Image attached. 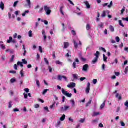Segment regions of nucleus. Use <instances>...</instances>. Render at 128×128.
Instances as JSON below:
<instances>
[{
  "mask_svg": "<svg viewBox=\"0 0 128 128\" xmlns=\"http://www.w3.org/2000/svg\"><path fill=\"white\" fill-rule=\"evenodd\" d=\"M44 10H45L47 16H50L52 14V10L48 6H44Z\"/></svg>",
  "mask_w": 128,
  "mask_h": 128,
  "instance_id": "f257e3e1",
  "label": "nucleus"
},
{
  "mask_svg": "<svg viewBox=\"0 0 128 128\" xmlns=\"http://www.w3.org/2000/svg\"><path fill=\"white\" fill-rule=\"evenodd\" d=\"M62 94H64L67 98H72V93L70 94L68 91H66L64 88H62Z\"/></svg>",
  "mask_w": 128,
  "mask_h": 128,
  "instance_id": "f03ea898",
  "label": "nucleus"
},
{
  "mask_svg": "<svg viewBox=\"0 0 128 128\" xmlns=\"http://www.w3.org/2000/svg\"><path fill=\"white\" fill-rule=\"evenodd\" d=\"M62 79L64 80V82H68V78H66V76H62V75L58 76V80H62Z\"/></svg>",
  "mask_w": 128,
  "mask_h": 128,
  "instance_id": "7ed1b4c3",
  "label": "nucleus"
},
{
  "mask_svg": "<svg viewBox=\"0 0 128 128\" xmlns=\"http://www.w3.org/2000/svg\"><path fill=\"white\" fill-rule=\"evenodd\" d=\"M88 68H90V66L88 64H86L84 66L82 70V72H88Z\"/></svg>",
  "mask_w": 128,
  "mask_h": 128,
  "instance_id": "20e7f679",
  "label": "nucleus"
},
{
  "mask_svg": "<svg viewBox=\"0 0 128 128\" xmlns=\"http://www.w3.org/2000/svg\"><path fill=\"white\" fill-rule=\"evenodd\" d=\"M76 84L74 82H70L69 84L67 86V87L68 88H76Z\"/></svg>",
  "mask_w": 128,
  "mask_h": 128,
  "instance_id": "39448f33",
  "label": "nucleus"
},
{
  "mask_svg": "<svg viewBox=\"0 0 128 128\" xmlns=\"http://www.w3.org/2000/svg\"><path fill=\"white\" fill-rule=\"evenodd\" d=\"M90 83L88 82L87 88L86 90V92L87 94H90Z\"/></svg>",
  "mask_w": 128,
  "mask_h": 128,
  "instance_id": "423d86ee",
  "label": "nucleus"
},
{
  "mask_svg": "<svg viewBox=\"0 0 128 128\" xmlns=\"http://www.w3.org/2000/svg\"><path fill=\"white\" fill-rule=\"evenodd\" d=\"M6 52L14 54V50H7L6 51Z\"/></svg>",
  "mask_w": 128,
  "mask_h": 128,
  "instance_id": "0eeeda50",
  "label": "nucleus"
},
{
  "mask_svg": "<svg viewBox=\"0 0 128 128\" xmlns=\"http://www.w3.org/2000/svg\"><path fill=\"white\" fill-rule=\"evenodd\" d=\"M68 46H70V43H68V42H64V48L66 49V48H68Z\"/></svg>",
  "mask_w": 128,
  "mask_h": 128,
  "instance_id": "6e6552de",
  "label": "nucleus"
},
{
  "mask_svg": "<svg viewBox=\"0 0 128 128\" xmlns=\"http://www.w3.org/2000/svg\"><path fill=\"white\" fill-rule=\"evenodd\" d=\"M84 4H86L87 8H90V3L88 1H85L84 2Z\"/></svg>",
  "mask_w": 128,
  "mask_h": 128,
  "instance_id": "1a4fd4ad",
  "label": "nucleus"
},
{
  "mask_svg": "<svg viewBox=\"0 0 128 128\" xmlns=\"http://www.w3.org/2000/svg\"><path fill=\"white\" fill-rule=\"evenodd\" d=\"M0 8L1 10H4V2H0Z\"/></svg>",
  "mask_w": 128,
  "mask_h": 128,
  "instance_id": "9d476101",
  "label": "nucleus"
},
{
  "mask_svg": "<svg viewBox=\"0 0 128 128\" xmlns=\"http://www.w3.org/2000/svg\"><path fill=\"white\" fill-rule=\"evenodd\" d=\"M70 103L72 104V108H74V106H76V102H74V100H70Z\"/></svg>",
  "mask_w": 128,
  "mask_h": 128,
  "instance_id": "9b49d317",
  "label": "nucleus"
},
{
  "mask_svg": "<svg viewBox=\"0 0 128 128\" xmlns=\"http://www.w3.org/2000/svg\"><path fill=\"white\" fill-rule=\"evenodd\" d=\"M26 2L28 4V6L30 8H32V2H30V0H26Z\"/></svg>",
  "mask_w": 128,
  "mask_h": 128,
  "instance_id": "f8f14e48",
  "label": "nucleus"
},
{
  "mask_svg": "<svg viewBox=\"0 0 128 128\" xmlns=\"http://www.w3.org/2000/svg\"><path fill=\"white\" fill-rule=\"evenodd\" d=\"M100 54V52L98 51H97L96 53L94 54V56H96L95 58H99Z\"/></svg>",
  "mask_w": 128,
  "mask_h": 128,
  "instance_id": "ddd939ff",
  "label": "nucleus"
},
{
  "mask_svg": "<svg viewBox=\"0 0 128 128\" xmlns=\"http://www.w3.org/2000/svg\"><path fill=\"white\" fill-rule=\"evenodd\" d=\"M62 31L63 32H66V25L64 24H62Z\"/></svg>",
  "mask_w": 128,
  "mask_h": 128,
  "instance_id": "4468645a",
  "label": "nucleus"
},
{
  "mask_svg": "<svg viewBox=\"0 0 128 128\" xmlns=\"http://www.w3.org/2000/svg\"><path fill=\"white\" fill-rule=\"evenodd\" d=\"M100 112H94L93 113V114L92 115V116L94 117V116H100Z\"/></svg>",
  "mask_w": 128,
  "mask_h": 128,
  "instance_id": "2eb2a0df",
  "label": "nucleus"
},
{
  "mask_svg": "<svg viewBox=\"0 0 128 128\" xmlns=\"http://www.w3.org/2000/svg\"><path fill=\"white\" fill-rule=\"evenodd\" d=\"M64 6H62L60 8V12L62 14V16H64Z\"/></svg>",
  "mask_w": 128,
  "mask_h": 128,
  "instance_id": "dca6fc26",
  "label": "nucleus"
},
{
  "mask_svg": "<svg viewBox=\"0 0 128 128\" xmlns=\"http://www.w3.org/2000/svg\"><path fill=\"white\" fill-rule=\"evenodd\" d=\"M109 29L110 30V32H114V26H109Z\"/></svg>",
  "mask_w": 128,
  "mask_h": 128,
  "instance_id": "f3484780",
  "label": "nucleus"
},
{
  "mask_svg": "<svg viewBox=\"0 0 128 128\" xmlns=\"http://www.w3.org/2000/svg\"><path fill=\"white\" fill-rule=\"evenodd\" d=\"M98 58H95L94 60L92 61V64H96L98 62Z\"/></svg>",
  "mask_w": 128,
  "mask_h": 128,
  "instance_id": "a211bd4d",
  "label": "nucleus"
},
{
  "mask_svg": "<svg viewBox=\"0 0 128 128\" xmlns=\"http://www.w3.org/2000/svg\"><path fill=\"white\" fill-rule=\"evenodd\" d=\"M97 14H98V16H97V18H96V22H100V12H98Z\"/></svg>",
  "mask_w": 128,
  "mask_h": 128,
  "instance_id": "6ab92c4d",
  "label": "nucleus"
},
{
  "mask_svg": "<svg viewBox=\"0 0 128 128\" xmlns=\"http://www.w3.org/2000/svg\"><path fill=\"white\" fill-rule=\"evenodd\" d=\"M17 66H21V68H24V64H22V62H18L17 63Z\"/></svg>",
  "mask_w": 128,
  "mask_h": 128,
  "instance_id": "aec40b11",
  "label": "nucleus"
},
{
  "mask_svg": "<svg viewBox=\"0 0 128 128\" xmlns=\"http://www.w3.org/2000/svg\"><path fill=\"white\" fill-rule=\"evenodd\" d=\"M72 76L74 80H78V74H73Z\"/></svg>",
  "mask_w": 128,
  "mask_h": 128,
  "instance_id": "412c9836",
  "label": "nucleus"
},
{
  "mask_svg": "<svg viewBox=\"0 0 128 128\" xmlns=\"http://www.w3.org/2000/svg\"><path fill=\"white\" fill-rule=\"evenodd\" d=\"M103 58L104 62H108V58H106L104 54H103Z\"/></svg>",
  "mask_w": 128,
  "mask_h": 128,
  "instance_id": "4be33fe9",
  "label": "nucleus"
},
{
  "mask_svg": "<svg viewBox=\"0 0 128 128\" xmlns=\"http://www.w3.org/2000/svg\"><path fill=\"white\" fill-rule=\"evenodd\" d=\"M44 62H46L47 66H50V62H48V60L46 58H44Z\"/></svg>",
  "mask_w": 128,
  "mask_h": 128,
  "instance_id": "5701e85b",
  "label": "nucleus"
},
{
  "mask_svg": "<svg viewBox=\"0 0 128 128\" xmlns=\"http://www.w3.org/2000/svg\"><path fill=\"white\" fill-rule=\"evenodd\" d=\"M104 23L102 22H100L98 25V26L99 28H104Z\"/></svg>",
  "mask_w": 128,
  "mask_h": 128,
  "instance_id": "b1692460",
  "label": "nucleus"
},
{
  "mask_svg": "<svg viewBox=\"0 0 128 128\" xmlns=\"http://www.w3.org/2000/svg\"><path fill=\"white\" fill-rule=\"evenodd\" d=\"M66 120V115L64 114L62 117L60 118V120L61 122H64Z\"/></svg>",
  "mask_w": 128,
  "mask_h": 128,
  "instance_id": "393cba45",
  "label": "nucleus"
},
{
  "mask_svg": "<svg viewBox=\"0 0 128 128\" xmlns=\"http://www.w3.org/2000/svg\"><path fill=\"white\" fill-rule=\"evenodd\" d=\"M8 108H12V101H10L9 102V105L8 106Z\"/></svg>",
  "mask_w": 128,
  "mask_h": 128,
  "instance_id": "a878e982",
  "label": "nucleus"
},
{
  "mask_svg": "<svg viewBox=\"0 0 128 128\" xmlns=\"http://www.w3.org/2000/svg\"><path fill=\"white\" fill-rule=\"evenodd\" d=\"M99 50H102V52H106V48L102 47H100Z\"/></svg>",
  "mask_w": 128,
  "mask_h": 128,
  "instance_id": "bb28decb",
  "label": "nucleus"
},
{
  "mask_svg": "<svg viewBox=\"0 0 128 128\" xmlns=\"http://www.w3.org/2000/svg\"><path fill=\"white\" fill-rule=\"evenodd\" d=\"M74 48H78V43L76 42V40H74Z\"/></svg>",
  "mask_w": 128,
  "mask_h": 128,
  "instance_id": "cd10ccee",
  "label": "nucleus"
},
{
  "mask_svg": "<svg viewBox=\"0 0 128 128\" xmlns=\"http://www.w3.org/2000/svg\"><path fill=\"white\" fill-rule=\"evenodd\" d=\"M56 64H58L59 66H62V62H60L59 60H57L56 62Z\"/></svg>",
  "mask_w": 128,
  "mask_h": 128,
  "instance_id": "c85d7f7f",
  "label": "nucleus"
},
{
  "mask_svg": "<svg viewBox=\"0 0 128 128\" xmlns=\"http://www.w3.org/2000/svg\"><path fill=\"white\" fill-rule=\"evenodd\" d=\"M64 110H65V112H66V110H70V106H64Z\"/></svg>",
  "mask_w": 128,
  "mask_h": 128,
  "instance_id": "c756f323",
  "label": "nucleus"
},
{
  "mask_svg": "<svg viewBox=\"0 0 128 128\" xmlns=\"http://www.w3.org/2000/svg\"><path fill=\"white\" fill-rule=\"evenodd\" d=\"M12 37H9V40L7 41L8 44H10L12 42Z\"/></svg>",
  "mask_w": 128,
  "mask_h": 128,
  "instance_id": "7c9ffc66",
  "label": "nucleus"
},
{
  "mask_svg": "<svg viewBox=\"0 0 128 128\" xmlns=\"http://www.w3.org/2000/svg\"><path fill=\"white\" fill-rule=\"evenodd\" d=\"M92 100H90V101L86 104V108H88V106H90V104H92Z\"/></svg>",
  "mask_w": 128,
  "mask_h": 128,
  "instance_id": "2f4dec72",
  "label": "nucleus"
},
{
  "mask_svg": "<svg viewBox=\"0 0 128 128\" xmlns=\"http://www.w3.org/2000/svg\"><path fill=\"white\" fill-rule=\"evenodd\" d=\"M26 14H30V10L25 11V12L22 14V16H26Z\"/></svg>",
  "mask_w": 128,
  "mask_h": 128,
  "instance_id": "473e14b6",
  "label": "nucleus"
},
{
  "mask_svg": "<svg viewBox=\"0 0 128 128\" xmlns=\"http://www.w3.org/2000/svg\"><path fill=\"white\" fill-rule=\"evenodd\" d=\"M119 24L120 26H122V28H124V25L122 24V22L121 20H119Z\"/></svg>",
  "mask_w": 128,
  "mask_h": 128,
  "instance_id": "72a5a7b5",
  "label": "nucleus"
},
{
  "mask_svg": "<svg viewBox=\"0 0 128 128\" xmlns=\"http://www.w3.org/2000/svg\"><path fill=\"white\" fill-rule=\"evenodd\" d=\"M22 62L24 64H28V61H26V59H22Z\"/></svg>",
  "mask_w": 128,
  "mask_h": 128,
  "instance_id": "f704fd0d",
  "label": "nucleus"
},
{
  "mask_svg": "<svg viewBox=\"0 0 128 128\" xmlns=\"http://www.w3.org/2000/svg\"><path fill=\"white\" fill-rule=\"evenodd\" d=\"M56 108V102H54L53 104H52L50 106V108H51V110H52V108Z\"/></svg>",
  "mask_w": 128,
  "mask_h": 128,
  "instance_id": "c9c22d12",
  "label": "nucleus"
},
{
  "mask_svg": "<svg viewBox=\"0 0 128 128\" xmlns=\"http://www.w3.org/2000/svg\"><path fill=\"white\" fill-rule=\"evenodd\" d=\"M104 106H106V102H104V103L101 105L100 106L101 110H102V108H104Z\"/></svg>",
  "mask_w": 128,
  "mask_h": 128,
  "instance_id": "e433bc0d",
  "label": "nucleus"
},
{
  "mask_svg": "<svg viewBox=\"0 0 128 128\" xmlns=\"http://www.w3.org/2000/svg\"><path fill=\"white\" fill-rule=\"evenodd\" d=\"M106 11H104L103 12V13H102V15L101 16H102V18H106Z\"/></svg>",
  "mask_w": 128,
  "mask_h": 128,
  "instance_id": "4c0bfd02",
  "label": "nucleus"
},
{
  "mask_svg": "<svg viewBox=\"0 0 128 128\" xmlns=\"http://www.w3.org/2000/svg\"><path fill=\"white\" fill-rule=\"evenodd\" d=\"M28 36L30 38H32V32L30 30L28 32Z\"/></svg>",
  "mask_w": 128,
  "mask_h": 128,
  "instance_id": "58836bf2",
  "label": "nucleus"
},
{
  "mask_svg": "<svg viewBox=\"0 0 128 128\" xmlns=\"http://www.w3.org/2000/svg\"><path fill=\"white\" fill-rule=\"evenodd\" d=\"M14 60V56L13 55L12 56L10 60V62H13Z\"/></svg>",
  "mask_w": 128,
  "mask_h": 128,
  "instance_id": "ea45409f",
  "label": "nucleus"
},
{
  "mask_svg": "<svg viewBox=\"0 0 128 128\" xmlns=\"http://www.w3.org/2000/svg\"><path fill=\"white\" fill-rule=\"evenodd\" d=\"M49 91H50V90H48V89H46V90H44V91L42 92V94L43 95L46 94V92H49Z\"/></svg>",
  "mask_w": 128,
  "mask_h": 128,
  "instance_id": "a19ab883",
  "label": "nucleus"
},
{
  "mask_svg": "<svg viewBox=\"0 0 128 128\" xmlns=\"http://www.w3.org/2000/svg\"><path fill=\"white\" fill-rule=\"evenodd\" d=\"M10 74H16V71L15 70H10L9 72Z\"/></svg>",
  "mask_w": 128,
  "mask_h": 128,
  "instance_id": "79ce46f5",
  "label": "nucleus"
},
{
  "mask_svg": "<svg viewBox=\"0 0 128 128\" xmlns=\"http://www.w3.org/2000/svg\"><path fill=\"white\" fill-rule=\"evenodd\" d=\"M36 84H37L38 86L40 88V81L38 80H36Z\"/></svg>",
  "mask_w": 128,
  "mask_h": 128,
  "instance_id": "37998d69",
  "label": "nucleus"
},
{
  "mask_svg": "<svg viewBox=\"0 0 128 128\" xmlns=\"http://www.w3.org/2000/svg\"><path fill=\"white\" fill-rule=\"evenodd\" d=\"M116 42H120V37L117 36L116 38Z\"/></svg>",
  "mask_w": 128,
  "mask_h": 128,
  "instance_id": "c03bdc74",
  "label": "nucleus"
},
{
  "mask_svg": "<svg viewBox=\"0 0 128 128\" xmlns=\"http://www.w3.org/2000/svg\"><path fill=\"white\" fill-rule=\"evenodd\" d=\"M98 122V119H96L95 120H92V124H97V122Z\"/></svg>",
  "mask_w": 128,
  "mask_h": 128,
  "instance_id": "a18cd8bd",
  "label": "nucleus"
},
{
  "mask_svg": "<svg viewBox=\"0 0 128 128\" xmlns=\"http://www.w3.org/2000/svg\"><path fill=\"white\" fill-rule=\"evenodd\" d=\"M112 6V2H111L110 4L108 6V8H110Z\"/></svg>",
  "mask_w": 128,
  "mask_h": 128,
  "instance_id": "49530a36",
  "label": "nucleus"
},
{
  "mask_svg": "<svg viewBox=\"0 0 128 128\" xmlns=\"http://www.w3.org/2000/svg\"><path fill=\"white\" fill-rule=\"evenodd\" d=\"M16 82V79L14 78H12V80H10L11 84H14V82Z\"/></svg>",
  "mask_w": 128,
  "mask_h": 128,
  "instance_id": "de8ad7c7",
  "label": "nucleus"
},
{
  "mask_svg": "<svg viewBox=\"0 0 128 128\" xmlns=\"http://www.w3.org/2000/svg\"><path fill=\"white\" fill-rule=\"evenodd\" d=\"M18 1H16L14 2V7L16 8V6H18Z\"/></svg>",
  "mask_w": 128,
  "mask_h": 128,
  "instance_id": "09e8293b",
  "label": "nucleus"
},
{
  "mask_svg": "<svg viewBox=\"0 0 128 128\" xmlns=\"http://www.w3.org/2000/svg\"><path fill=\"white\" fill-rule=\"evenodd\" d=\"M124 12H126V7H124V8H122L121 10V14H124Z\"/></svg>",
  "mask_w": 128,
  "mask_h": 128,
  "instance_id": "8fccbe9b",
  "label": "nucleus"
},
{
  "mask_svg": "<svg viewBox=\"0 0 128 128\" xmlns=\"http://www.w3.org/2000/svg\"><path fill=\"white\" fill-rule=\"evenodd\" d=\"M86 28L87 30H90V24H87Z\"/></svg>",
  "mask_w": 128,
  "mask_h": 128,
  "instance_id": "3c124183",
  "label": "nucleus"
},
{
  "mask_svg": "<svg viewBox=\"0 0 128 128\" xmlns=\"http://www.w3.org/2000/svg\"><path fill=\"white\" fill-rule=\"evenodd\" d=\"M48 70L50 72L52 73V67H50V66H48Z\"/></svg>",
  "mask_w": 128,
  "mask_h": 128,
  "instance_id": "603ef678",
  "label": "nucleus"
},
{
  "mask_svg": "<svg viewBox=\"0 0 128 128\" xmlns=\"http://www.w3.org/2000/svg\"><path fill=\"white\" fill-rule=\"evenodd\" d=\"M73 68H76V62H74L73 63Z\"/></svg>",
  "mask_w": 128,
  "mask_h": 128,
  "instance_id": "864d4df0",
  "label": "nucleus"
},
{
  "mask_svg": "<svg viewBox=\"0 0 128 128\" xmlns=\"http://www.w3.org/2000/svg\"><path fill=\"white\" fill-rule=\"evenodd\" d=\"M128 72V66L125 68V71H124L125 74H126Z\"/></svg>",
  "mask_w": 128,
  "mask_h": 128,
  "instance_id": "5fc2aeb1",
  "label": "nucleus"
},
{
  "mask_svg": "<svg viewBox=\"0 0 128 128\" xmlns=\"http://www.w3.org/2000/svg\"><path fill=\"white\" fill-rule=\"evenodd\" d=\"M20 74H21L22 78H24V72H22V70H21L20 72Z\"/></svg>",
  "mask_w": 128,
  "mask_h": 128,
  "instance_id": "6e6d98bb",
  "label": "nucleus"
},
{
  "mask_svg": "<svg viewBox=\"0 0 128 128\" xmlns=\"http://www.w3.org/2000/svg\"><path fill=\"white\" fill-rule=\"evenodd\" d=\"M97 82H98V80H96V79L93 80L94 84H96Z\"/></svg>",
  "mask_w": 128,
  "mask_h": 128,
  "instance_id": "4d7b16f0",
  "label": "nucleus"
},
{
  "mask_svg": "<svg viewBox=\"0 0 128 128\" xmlns=\"http://www.w3.org/2000/svg\"><path fill=\"white\" fill-rule=\"evenodd\" d=\"M39 52H40L41 54H42V48L41 46H39Z\"/></svg>",
  "mask_w": 128,
  "mask_h": 128,
  "instance_id": "13d9d810",
  "label": "nucleus"
},
{
  "mask_svg": "<svg viewBox=\"0 0 128 128\" xmlns=\"http://www.w3.org/2000/svg\"><path fill=\"white\" fill-rule=\"evenodd\" d=\"M86 120V119H82L79 121V122H80L81 124H84Z\"/></svg>",
  "mask_w": 128,
  "mask_h": 128,
  "instance_id": "bf43d9fd",
  "label": "nucleus"
},
{
  "mask_svg": "<svg viewBox=\"0 0 128 128\" xmlns=\"http://www.w3.org/2000/svg\"><path fill=\"white\" fill-rule=\"evenodd\" d=\"M0 46H1V48H2V50H6V46H4V45H2V44H1L0 45Z\"/></svg>",
  "mask_w": 128,
  "mask_h": 128,
  "instance_id": "052dcab7",
  "label": "nucleus"
},
{
  "mask_svg": "<svg viewBox=\"0 0 128 128\" xmlns=\"http://www.w3.org/2000/svg\"><path fill=\"white\" fill-rule=\"evenodd\" d=\"M86 80V78L84 77L80 78V82H84V80Z\"/></svg>",
  "mask_w": 128,
  "mask_h": 128,
  "instance_id": "680f3d73",
  "label": "nucleus"
},
{
  "mask_svg": "<svg viewBox=\"0 0 128 128\" xmlns=\"http://www.w3.org/2000/svg\"><path fill=\"white\" fill-rule=\"evenodd\" d=\"M24 96L25 100H26V98H28V94L24 93Z\"/></svg>",
  "mask_w": 128,
  "mask_h": 128,
  "instance_id": "e2e57ef3",
  "label": "nucleus"
},
{
  "mask_svg": "<svg viewBox=\"0 0 128 128\" xmlns=\"http://www.w3.org/2000/svg\"><path fill=\"white\" fill-rule=\"evenodd\" d=\"M35 108H40V105L38 104H36L34 106Z\"/></svg>",
  "mask_w": 128,
  "mask_h": 128,
  "instance_id": "0e129e2a",
  "label": "nucleus"
},
{
  "mask_svg": "<svg viewBox=\"0 0 128 128\" xmlns=\"http://www.w3.org/2000/svg\"><path fill=\"white\" fill-rule=\"evenodd\" d=\"M66 100V96H63L62 97V102H64V100Z\"/></svg>",
  "mask_w": 128,
  "mask_h": 128,
  "instance_id": "69168bd1",
  "label": "nucleus"
},
{
  "mask_svg": "<svg viewBox=\"0 0 128 128\" xmlns=\"http://www.w3.org/2000/svg\"><path fill=\"white\" fill-rule=\"evenodd\" d=\"M122 20H126V22H128V17L126 18H122Z\"/></svg>",
  "mask_w": 128,
  "mask_h": 128,
  "instance_id": "338daca9",
  "label": "nucleus"
},
{
  "mask_svg": "<svg viewBox=\"0 0 128 128\" xmlns=\"http://www.w3.org/2000/svg\"><path fill=\"white\" fill-rule=\"evenodd\" d=\"M124 106H126V108H128V102L126 101V102L124 104Z\"/></svg>",
  "mask_w": 128,
  "mask_h": 128,
  "instance_id": "774afa93",
  "label": "nucleus"
}]
</instances>
